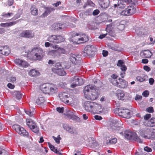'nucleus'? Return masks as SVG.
I'll return each instance as SVG.
<instances>
[{"label": "nucleus", "mask_w": 155, "mask_h": 155, "mask_svg": "<svg viewBox=\"0 0 155 155\" xmlns=\"http://www.w3.org/2000/svg\"><path fill=\"white\" fill-rule=\"evenodd\" d=\"M28 74L31 77H37L40 75V73L38 71L32 69L30 70Z\"/></svg>", "instance_id": "25"}, {"label": "nucleus", "mask_w": 155, "mask_h": 155, "mask_svg": "<svg viewBox=\"0 0 155 155\" xmlns=\"http://www.w3.org/2000/svg\"><path fill=\"white\" fill-rule=\"evenodd\" d=\"M25 113L28 115L30 117H31L34 114V112L32 111H31V110H25Z\"/></svg>", "instance_id": "47"}, {"label": "nucleus", "mask_w": 155, "mask_h": 155, "mask_svg": "<svg viewBox=\"0 0 155 155\" xmlns=\"http://www.w3.org/2000/svg\"><path fill=\"white\" fill-rule=\"evenodd\" d=\"M144 57L149 58L152 55V53L148 50L144 51L142 53Z\"/></svg>", "instance_id": "32"}, {"label": "nucleus", "mask_w": 155, "mask_h": 155, "mask_svg": "<svg viewBox=\"0 0 155 155\" xmlns=\"http://www.w3.org/2000/svg\"><path fill=\"white\" fill-rule=\"evenodd\" d=\"M122 135L124 134L125 137L130 139L134 137L135 134L129 130H126L123 133L122 131L120 133Z\"/></svg>", "instance_id": "18"}, {"label": "nucleus", "mask_w": 155, "mask_h": 155, "mask_svg": "<svg viewBox=\"0 0 155 155\" xmlns=\"http://www.w3.org/2000/svg\"><path fill=\"white\" fill-rule=\"evenodd\" d=\"M125 28L124 25L123 24H120L117 26L118 29L120 31L123 30Z\"/></svg>", "instance_id": "49"}, {"label": "nucleus", "mask_w": 155, "mask_h": 155, "mask_svg": "<svg viewBox=\"0 0 155 155\" xmlns=\"http://www.w3.org/2000/svg\"><path fill=\"white\" fill-rule=\"evenodd\" d=\"M147 76L144 75L138 76L136 77L137 80L140 82H143V81H146L147 80Z\"/></svg>", "instance_id": "27"}, {"label": "nucleus", "mask_w": 155, "mask_h": 155, "mask_svg": "<svg viewBox=\"0 0 155 155\" xmlns=\"http://www.w3.org/2000/svg\"><path fill=\"white\" fill-rule=\"evenodd\" d=\"M120 14L123 16L130 15L129 11L128 10V8H126L124 10L121 11L120 12Z\"/></svg>", "instance_id": "40"}, {"label": "nucleus", "mask_w": 155, "mask_h": 155, "mask_svg": "<svg viewBox=\"0 0 155 155\" xmlns=\"http://www.w3.org/2000/svg\"><path fill=\"white\" fill-rule=\"evenodd\" d=\"M84 93L85 97L88 100H94L98 97L95 88L91 85H87L84 87Z\"/></svg>", "instance_id": "1"}, {"label": "nucleus", "mask_w": 155, "mask_h": 155, "mask_svg": "<svg viewBox=\"0 0 155 155\" xmlns=\"http://www.w3.org/2000/svg\"><path fill=\"white\" fill-rule=\"evenodd\" d=\"M53 138H54V140L55 141V142L58 144L60 143V140L61 139V138L60 137V135H59L57 137H56L54 136H53Z\"/></svg>", "instance_id": "46"}, {"label": "nucleus", "mask_w": 155, "mask_h": 155, "mask_svg": "<svg viewBox=\"0 0 155 155\" xmlns=\"http://www.w3.org/2000/svg\"><path fill=\"white\" fill-rule=\"evenodd\" d=\"M111 27L112 25L111 24L107 25L106 30L108 32V34L109 35L112 36H114V33L113 31L111 30V28H110Z\"/></svg>", "instance_id": "29"}, {"label": "nucleus", "mask_w": 155, "mask_h": 155, "mask_svg": "<svg viewBox=\"0 0 155 155\" xmlns=\"http://www.w3.org/2000/svg\"><path fill=\"white\" fill-rule=\"evenodd\" d=\"M48 144L49 147L52 151L57 154H58L59 155H61V153L59 152L58 151L57 149L53 145H51L50 143H48Z\"/></svg>", "instance_id": "33"}, {"label": "nucleus", "mask_w": 155, "mask_h": 155, "mask_svg": "<svg viewBox=\"0 0 155 155\" xmlns=\"http://www.w3.org/2000/svg\"><path fill=\"white\" fill-rule=\"evenodd\" d=\"M34 36V32L32 31L28 30L21 31L19 34V37L30 38H33Z\"/></svg>", "instance_id": "7"}, {"label": "nucleus", "mask_w": 155, "mask_h": 155, "mask_svg": "<svg viewBox=\"0 0 155 155\" xmlns=\"http://www.w3.org/2000/svg\"><path fill=\"white\" fill-rule=\"evenodd\" d=\"M94 24V23L92 22L90 23H89L87 25V27L90 29H94L95 28L93 26Z\"/></svg>", "instance_id": "48"}, {"label": "nucleus", "mask_w": 155, "mask_h": 155, "mask_svg": "<svg viewBox=\"0 0 155 155\" xmlns=\"http://www.w3.org/2000/svg\"><path fill=\"white\" fill-rule=\"evenodd\" d=\"M144 150L145 151L148 152H151L152 150V149L151 148L147 146L144 147Z\"/></svg>", "instance_id": "59"}, {"label": "nucleus", "mask_w": 155, "mask_h": 155, "mask_svg": "<svg viewBox=\"0 0 155 155\" xmlns=\"http://www.w3.org/2000/svg\"><path fill=\"white\" fill-rule=\"evenodd\" d=\"M75 111L72 110H68L67 112L66 115L69 117H72L75 114Z\"/></svg>", "instance_id": "41"}, {"label": "nucleus", "mask_w": 155, "mask_h": 155, "mask_svg": "<svg viewBox=\"0 0 155 155\" xmlns=\"http://www.w3.org/2000/svg\"><path fill=\"white\" fill-rule=\"evenodd\" d=\"M48 40L50 42L58 44L64 41V39L62 36L58 35H52L48 38Z\"/></svg>", "instance_id": "3"}, {"label": "nucleus", "mask_w": 155, "mask_h": 155, "mask_svg": "<svg viewBox=\"0 0 155 155\" xmlns=\"http://www.w3.org/2000/svg\"><path fill=\"white\" fill-rule=\"evenodd\" d=\"M117 96L119 100H123L125 98V94L123 91H118L117 93Z\"/></svg>", "instance_id": "26"}, {"label": "nucleus", "mask_w": 155, "mask_h": 155, "mask_svg": "<svg viewBox=\"0 0 155 155\" xmlns=\"http://www.w3.org/2000/svg\"><path fill=\"white\" fill-rule=\"evenodd\" d=\"M118 111L119 115L123 117L129 118L130 117V112L129 110L119 109Z\"/></svg>", "instance_id": "12"}, {"label": "nucleus", "mask_w": 155, "mask_h": 155, "mask_svg": "<svg viewBox=\"0 0 155 155\" xmlns=\"http://www.w3.org/2000/svg\"><path fill=\"white\" fill-rule=\"evenodd\" d=\"M117 75L115 74H113L112 75H111V78L113 79H112L111 82L112 83L113 82V81L114 80H115V79H117Z\"/></svg>", "instance_id": "55"}, {"label": "nucleus", "mask_w": 155, "mask_h": 155, "mask_svg": "<svg viewBox=\"0 0 155 155\" xmlns=\"http://www.w3.org/2000/svg\"><path fill=\"white\" fill-rule=\"evenodd\" d=\"M76 79L78 80V81H75L78 85H81L84 83V81L82 78L76 77Z\"/></svg>", "instance_id": "39"}, {"label": "nucleus", "mask_w": 155, "mask_h": 155, "mask_svg": "<svg viewBox=\"0 0 155 155\" xmlns=\"http://www.w3.org/2000/svg\"><path fill=\"white\" fill-rule=\"evenodd\" d=\"M149 83L150 85H153L154 81V80L152 78H150L149 79Z\"/></svg>", "instance_id": "61"}, {"label": "nucleus", "mask_w": 155, "mask_h": 155, "mask_svg": "<svg viewBox=\"0 0 155 155\" xmlns=\"http://www.w3.org/2000/svg\"><path fill=\"white\" fill-rule=\"evenodd\" d=\"M16 22L15 21L12 22H10L9 23H2L0 24L1 26L2 27H5L7 26H11L13 25H14L16 24Z\"/></svg>", "instance_id": "37"}, {"label": "nucleus", "mask_w": 155, "mask_h": 155, "mask_svg": "<svg viewBox=\"0 0 155 155\" xmlns=\"http://www.w3.org/2000/svg\"><path fill=\"white\" fill-rule=\"evenodd\" d=\"M50 84H44L40 86L41 90L42 91L41 93L45 94H49Z\"/></svg>", "instance_id": "17"}, {"label": "nucleus", "mask_w": 155, "mask_h": 155, "mask_svg": "<svg viewBox=\"0 0 155 155\" xmlns=\"http://www.w3.org/2000/svg\"><path fill=\"white\" fill-rule=\"evenodd\" d=\"M49 94H53L56 93L58 91V89L57 86L54 84H50Z\"/></svg>", "instance_id": "24"}, {"label": "nucleus", "mask_w": 155, "mask_h": 155, "mask_svg": "<svg viewBox=\"0 0 155 155\" xmlns=\"http://www.w3.org/2000/svg\"><path fill=\"white\" fill-rule=\"evenodd\" d=\"M79 37L80 35L79 34H75L71 38L72 42L74 43H78Z\"/></svg>", "instance_id": "34"}, {"label": "nucleus", "mask_w": 155, "mask_h": 155, "mask_svg": "<svg viewBox=\"0 0 155 155\" xmlns=\"http://www.w3.org/2000/svg\"><path fill=\"white\" fill-rule=\"evenodd\" d=\"M53 10V8H49L47 9L45 12L42 15V17H45L47 15L48 13H49L51 11Z\"/></svg>", "instance_id": "42"}, {"label": "nucleus", "mask_w": 155, "mask_h": 155, "mask_svg": "<svg viewBox=\"0 0 155 155\" xmlns=\"http://www.w3.org/2000/svg\"><path fill=\"white\" fill-rule=\"evenodd\" d=\"M63 127L65 130L71 134H76L78 133L76 128L73 127L69 126L67 124H64Z\"/></svg>", "instance_id": "14"}, {"label": "nucleus", "mask_w": 155, "mask_h": 155, "mask_svg": "<svg viewBox=\"0 0 155 155\" xmlns=\"http://www.w3.org/2000/svg\"><path fill=\"white\" fill-rule=\"evenodd\" d=\"M112 83L114 85L122 88L127 87L128 85L127 82L120 78H119L118 81L114 80L113 81Z\"/></svg>", "instance_id": "6"}, {"label": "nucleus", "mask_w": 155, "mask_h": 155, "mask_svg": "<svg viewBox=\"0 0 155 155\" xmlns=\"http://www.w3.org/2000/svg\"><path fill=\"white\" fill-rule=\"evenodd\" d=\"M95 48L94 46L92 45H88L86 46L84 50V53L86 54L87 56L89 58L93 56Z\"/></svg>", "instance_id": "5"}, {"label": "nucleus", "mask_w": 155, "mask_h": 155, "mask_svg": "<svg viewBox=\"0 0 155 155\" xmlns=\"http://www.w3.org/2000/svg\"><path fill=\"white\" fill-rule=\"evenodd\" d=\"M79 56V55H76L74 54H71L69 58L70 60L72 63L76 64L80 60Z\"/></svg>", "instance_id": "19"}, {"label": "nucleus", "mask_w": 155, "mask_h": 155, "mask_svg": "<svg viewBox=\"0 0 155 155\" xmlns=\"http://www.w3.org/2000/svg\"><path fill=\"white\" fill-rule=\"evenodd\" d=\"M130 15H132L136 12V9L133 7H129L127 8Z\"/></svg>", "instance_id": "38"}, {"label": "nucleus", "mask_w": 155, "mask_h": 155, "mask_svg": "<svg viewBox=\"0 0 155 155\" xmlns=\"http://www.w3.org/2000/svg\"><path fill=\"white\" fill-rule=\"evenodd\" d=\"M0 155H9L8 152L4 149L0 148Z\"/></svg>", "instance_id": "43"}, {"label": "nucleus", "mask_w": 155, "mask_h": 155, "mask_svg": "<svg viewBox=\"0 0 155 155\" xmlns=\"http://www.w3.org/2000/svg\"><path fill=\"white\" fill-rule=\"evenodd\" d=\"M60 24H54L53 26H56V28L55 29H56L58 30H59L60 29H61L62 28V27H60Z\"/></svg>", "instance_id": "57"}, {"label": "nucleus", "mask_w": 155, "mask_h": 155, "mask_svg": "<svg viewBox=\"0 0 155 155\" xmlns=\"http://www.w3.org/2000/svg\"><path fill=\"white\" fill-rule=\"evenodd\" d=\"M143 69L147 72H149L150 71V68L147 66L145 65L143 66Z\"/></svg>", "instance_id": "58"}, {"label": "nucleus", "mask_w": 155, "mask_h": 155, "mask_svg": "<svg viewBox=\"0 0 155 155\" xmlns=\"http://www.w3.org/2000/svg\"><path fill=\"white\" fill-rule=\"evenodd\" d=\"M146 111L149 113H153V109L152 107H151L147 108Z\"/></svg>", "instance_id": "51"}, {"label": "nucleus", "mask_w": 155, "mask_h": 155, "mask_svg": "<svg viewBox=\"0 0 155 155\" xmlns=\"http://www.w3.org/2000/svg\"><path fill=\"white\" fill-rule=\"evenodd\" d=\"M59 96L62 101L66 103H69V101L71 100L70 95L66 92H61L59 94Z\"/></svg>", "instance_id": "10"}, {"label": "nucleus", "mask_w": 155, "mask_h": 155, "mask_svg": "<svg viewBox=\"0 0 155 155\" xmlns=\"http://www.w3.org/2000/svg\"><path fill=\"white\" fill-rule=\"evenodd\" d=\"M44 52L42 49L38 47L33 48L31 51L28 53V57L33 60H40L43 57Z\"/></svg>", "instance_id": "2"}, {"label": "nucleus", "mask_w": 155, "mask_h": 155, "mask_svg": "<svg viewBox=\"0 0 155 155\" xmlns=\"http://www.w3.org/2000/svg\"><path fill=\"white\" fill-rule=\"evenodd\" d=\"M31 14L33 15H37L38 14V10L35 6H32L30 8Z\"/></svg>", "instance_id": "28"}, {"label": "nucleus", "mask_w": 155, "mask_h": 155, "mask_svg": "<svg viewBox=\"0 0 155 155\" xmlns=\"http://www.w3.org/2000/svg\"><path fill=\"white\" fill-rule=\"evenodd\" d=\"M15 95L16 98L18 100H19L21 98L22 95L18 91L16 92L15 93Z\"/></svg>", "instance_id": "45"}, {"label": "nucleus", "mask_w": 155, "mask_h": 155, "mask_svg": "<svg viewBox=\"0 0 155 155\" xmlns=\"http://www.w3.org/2000/svg\"><path fill=\"white\" fill-rule=\"evenodd\" d=\"M135 155H143V154L142 151L139 150L135 153Z\"/></svg>", "instance_id": "64"}, {"label": "nucleus", "mask_w": 155, "mask_h": 155, "mask_svg": "<svg viewBox=\"0 0 155 155\" xmlns=\"http://www.w3.org/2000/svg\"><path fill=\"white\" fill-rule=\"evenodd\" d=\"M13 128L18 134L22 136H28V133L22 127L18 125H14L12 126Z\"/></svg>", "instance_id": "8"}, {"label": "nucleus", "mask_w": 155, "mask_h": 155, "mask_svg": "<svg viewBox=\"0 0 155 155\" xmlns=\"http://www.w3.org/2000/svg\"><path fill=\"white\" fill-rule=\"evenodd\" d=\"M95 103L91 101H86L84 103V108L87 112H93Z\"/></svg>", "instance_id": "13"}, {"label": "nucleus", "mask_w": 155, "mask_h": 155, "mask_svg": "<svg viewBox=\"0 0 155 155\" xmlns=\"http://www.w3.org/2000/svg\"><path fill=\"white\" fill-rule=\"evenodd\" d=\"M94 118L96 120H101L102 118L101 116H98V115H96L94 117Z\"/></svg>", "instance_id": "60"}, {"label": "nucleus", "mask_w": 155, "mask_h": 155, "mask_svg": "<svg viewBox=\"0 0 155 155\" xmlns=\"http://www.w3.org/2000/svg\"><path fill=\"white\" fill-rule=\"evenodd\" d=\"M10 52L9 47L7 46H0V53L5 55H8Z\"/></svg>", "instance_id": "15"}, {"label": "nucleus", "mask_w": 155, "mask_h": 155, "mask_svg": "<svg viewBox=\"0 0 155 155\" xmlns=\"http://www.w3.org/2000/svg\"><path fill=\"white\" fill-rule=\"evenodd\" d=\"M121 125V124L120 122H117L114 124V125L111 126V128L113 130H122L123 128Z\"/></svg>", "instance_id": "20"}, {"label": "nucleus", "mask_w": 155, "mask_h": 155, "mask_svg": "<svg viewBox=\"0 0 155 155\" xmlns=\"http://www.w3.org/2000/svg\"><path fill=\"white\" fill-rule=\"evenodd\" d=\"M147 126L153 127L155 126V118H151L150 121H148V124H146Z\"/></svg>", "instance_id": "31"}, {"label": "nucleus", "mask_w": 155, "mask_h": 155, "mask_svg": "<svg viewBox=\"0 0 155 155\" xmlns=\"http://www.w3.org/2000/svg\"><path fill=\"white\" fill-rule=\"evenodd\" d=\"M94 106L93 112L95 111L97 113H101L103 111V108L101 105L95 103Z\"/></svg>", "instance_id": "22"}, {"label": "nucleus", "mask_w": 155, "mask_h": 155, "mask_svg": "<svg viewBox=\"0 0 155 155\" xmlns=\"http://www.w3.org/2000/svg\"><path fill=\"white\" fill-rule=\"evenodd\" d=\"M99 4L101 8H107L109 4V0H101L99 2Z\"/></svg>", "instance_id": "21"}, {"label": "nucleus", "mask_w": 155, "mask_h": 155, "mask_svg": "<svg viewBox=\"0 0 155 155\" xmlns=\"http://www.w3.org/2000/svg\"><path fill=\"white\" fill-rule=\"evenodd\" d=\"M15 62L20 66L27 67L28 66V64L25 61L21 59H16L14 60Z\"/></svg>", "instance_id": "16"}, {"label": "nucleus", "mask_w": 155, "mask_h": 155, "mask_svg": "<svg viewBox=\"0 0 155 155\" xmlns=\"http://www.w3.org/2000/svg\"><path fill=\"white\" fill-rule=\"evenodd\" d=\"M26 123L28 126L34 132L37 133L39 131V129L36 124L31 119H27Z\"/></svg>", "instance_id": "4"}, {"label": "nucleus", "mask_w": 155, "mask_h": 155, "mask_svg": "<svg viewBox=\"0 0 155 155\" xmlns=\"http://www.w3.org/2000/svg\"><path fill=\"white\" fill-rule=\"evenodd\" d=\"M60 65L59 63H56L55 65V68H52V71L54 73H56L60 76H64L66 74L64 70L61 68H57V66Z\"/></svg>", "instance_id": "11"}, {"label": "nucleus", "mask_w": 155, "mask_h": 155, "mask_svg": "<svg viewBox=\"0 0 155 155\" xmlns=\"http://www.w3.org/2000/svg\"><path fill=\"white\" fill-rule=\"evenodd\" d=\"M14 2L13 0H8V4L9 6H11L12 5Z\"/></svg>", "instance_id": "62"}, {"label": "nucleus", "mask_w": 155, "mask_h": 155, "mask_svg": "<svg viewBox=\"0 0 155 155\" xmlns=\"http://www.w3.org/2000/svg\"><path fill=\"white\" fill-rule=\"evenodd\" d=\"M57 110L59 113H62L64 111V108L62 107H57L56 109Z\"/></svg>", "instance_id": "52"}, {"label": "nucleus", "mask_w": 155, "mask_h": 155, "mask_svg": "<svg viewBox=\"0 0 155 155\" xmlns=\"http://www.w3.org/2000/svg\"><path fill=\"white\" fill-rule=\"evenodd\" d=\"M88 39L87 36L85 35H82L81 36H80L79 37V43H82L88 41Z\"/></svg>", "instance_id": "30"}, {"label": "nucleus", "mask_w": 155, "mask_h": 155, "mask_svg": "<svg viewBox=\"0 0 155 155\" xmlns=\"http://www.w3.org/2000/svg\"><path fill=\"white\" fill-rule=\"evenodd\" d=\"M125 2L123 1H119L118 2V7L119 8H123L125 7Z\"/></svg>", "instance_id": "36"}, {"label": "nucleus", "mask_w": 155, "mask_h": 155, "mask_svg": "<svg viewBox=\"0 0 155 155\" xmlns=\"http://www.w3.org/2000/svg\"><path fill=\"white\" fill-rule=\"evenodd\" d=\"M44 95V94L43 93L38 94L39 97L36 100V103L38 104H41L43 103L45 101Z\"/></svg>", "instance_id": "23"}, {"label": "nucleus", "mask_w": 155, "mask_h": 155, "mask_svg": "<svg viewBox=\"0 0 155 155\" xmlns=\"http://www.w3.org/2000/svg\"><path fill=\"white\" fill-rule=\"evenodd\" d=\"M9 81H10L11 82L14 83L16 81V78L15 77H10V78L9 79Z\"/></svg>", "instance_id": "56"}, {"label": "nucleus", "mask_w": 155, "mask_h": 155, "mask_svg": "<svg viewBox=\"0 0 155 155\" xmlns=\"http://www.w3.org/2000/svg\"><path fill=\"white\" fill-rule=\"evenodd\" d=\"M124 64L123 61L121 60H119L118 61V63L117 64V65L118 66L121 67Z\"/></svg>", "instance_id": "53"}, {"label": "nucleus", "mask_w": 155, "mask_h": 155, "mask_svg": "<svg viewBox=\"0 0 155 155\" xmlns=\"http://www.w3.org/2000/svg\"><path fill=\"white\" fill-rule=\"evenodd\" d=\"M45 45L46 47L47 48L50 46L51 47L52 44L49 42H46L45 43Z\"/></svg>", "instance_id": "63"}, {"label": "nucleus", "mask_w": 155, "mask_h": 155, "mask_svg": "<svg viewBox=\"0 0 155 155\" xmlns=\"http://www.w3.org/2000/svg\"><path fill=\"white\" fill-rule=\"evenodd\" d=\"M149 94V92L148 91H144L142 93L143 95L145 97H148Z\"/></svg>", "instance_id": "54"}, {"label": "nucleus", "mask_w": 155, "mask_h": 155, "mask_svg": "<svg viewBox=\"0 0 155 155\" xmlns=\"http://www.w3.org/2000/svg\"><path fill=\"white\" fill-rule=\"evenodd\" d=\"M140 135L144 138L150 139L154 137V133L147 129L145 130L141 131L140 132Z\"/></svg>", "instance_id": "9"}, {"label": "nucleus", "mask_w": 155, "mask_h": 155, "mask_svg": "<svg viewBox=\"0 0 155 155\" xmlns=\"http://www.w3.org/2000/svg\"><path fill=\"white\" fill-rule=\"evenodd\" d=\"M151 117V115L150 114H147L144 116V119L147 121L150 119Z\"/></svg>", "instance_id": "50"}, {"label": "nucleus", "mask_w": 155, "mask_h": 155, "mask_svg": "<svg viewBox=\"0 0 155 155\" xmlns=\"http://www.w3.org/2000/svg\"><path fill=\"white\" fill-rule=\"evenodd\" d=\"M117 142V139L115 138H114L111 140H110L108 142H107L108 144H113L116 143Z\"/></svg>", "instance_id": "44"}, {"label": "nucleus", "mask_w": 155, "mask_h": 155, "mask_svg": "<svg viewBox=\"0 0 155 155\" xmlns=\"http://www.w3.org/2000/svg\"><path fill=\"white\" fill-rule=\"evenodd\" d=\"M54 51L56 53H58L59 54H65L66 53V51L65 49L62 48H58V49L55 50L53 51Z\"/></svg>", "instance_id": "35"}]
</instances>
